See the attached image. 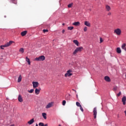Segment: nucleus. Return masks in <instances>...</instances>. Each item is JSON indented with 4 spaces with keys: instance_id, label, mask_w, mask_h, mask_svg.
<instances>
[{
    "instance_id": "nucleus-19",
    "label": "nucleus",
    "mask_w": 126,
    "mask_h": 126,
    "mask_svg": "<svg viewBox=\"0 0 126 126\" xmlns=\"http://www.w3.org/2000/svg\"><path fill=\"white\" fill-rule=\"evenodd\" d=\"M42 115L43 119H44V120H47V114L46 113H43Z\"/></svg>"
},
{
    "instance_id": "nucleus-2",
    "label": "nucleus",
    "mask_w": 126,
    "mask_h": 126,
    "mask_svg": "<svg viewBox=\"0 0 126 126\" xmlns=\"http://www.w3.org/2000/svg\"><path fill=\"white\" fill-rule=\"evenodd\" d=\"M82 50H83V47H82L77 48L73 53V55H74V56H75V55H76L77 53H80V52H81Z\"/></svg>"
},
{
    "instance_id": "nucleus-44",
    "label": "nucleus",
    "mask_w": 126,
    "mask_h": 126,
    "mask_svg": "<svg viewBox=\"0 0 126 126\" xmlns=\"http://www.w3.org/2000/svg\"><path fill=\"white\" fill-rule=\"evenodd\" d=\"M63 25H64V24H63Z\"/></svg>"
},
{
    "instance_id": "nucleus-7",
    "label": "nucleus",
    "mask_w": 126,
    "mask_h": 126,
    "mask_svg": "<svg viewBox=\"0 0 126 126\" xmlns=\"http://www.w3.org/2000/svg\"><path fill=\"white\" fill-rule=\"evenodd\" d=\"M32 86L34 89L37 88L39 86V83L38 82H32Z\"/></svg>"
},
{
    "instance_id": "nucleus-40",
    "label": "nucleus",
    "mask_w": 126,
    "mask_h": 126,
    "mask_svg": "<svg viewBox=\"0 0 126 126\" xmlns=\"http://www.w3.org/2000/svg\"><path fill=\"white\" fill-rule=\"evenodd\" d=\"M76 97L77 98H78V95L77 94L76 95Z\"/></svg>"
},
{
    "instance_id": "nucleus-5",
    "label": "nucleus",
    "mask_w": 126,
    "mask_h": 126,
    "mask_svg": "<svg viewBox=\"0 0 126 126\" xmlns=\"http://www.w3.org/2000/svg\"><path fill=\"white\" fill-rule=\"evenodd\" d=\"M45 56H39V57H37L35 59V61H45Z\"/></svg>"
},
{
    "instance_id": "nucleus-12",
    "label": "nucleus",
    "mask_w": 126,
    "mask_h": 126,
    "mask_svg": "<svg viewBox=\"0 0 126 126\" xmlns=\"http://www.w3.org/2000/svg\"><path fill=\"white\" fill-rule=\"evenodd\" d=\"M122 102L123 103V105L126 104V96H123L122 99Z\"/></svg>"
},
{
    "instance_id": "nucleus-25",
    "label": "nucleus",
    "mask_w": 126,
    "mask_h": 126,
    "mask_svg": "<svg viewBox=\"0 0 126 126\" xmlns=\"http://www.w3.org/2000/svg\"><path fill=\"white\" fill-rule=\"evenodd\" d=\"M73 5V3H71L69 4H68L67 6L68 8H70V7H72V6Z\"/></svg>"
},
{
    "instance_id": "nucleus-11",
    "label": "nucleus",
    "mask_w": 126,
    "mask_h": 126,
    "mask_svg": "<svg viewBox=\"0 0 126 126\" xmlns=\"http://www.w3.org/2000/svg\"><path fill=\"white\" fill-rule=\"evenodd\" d=\"M18 101L19 102H23V99L22 98V97L21 96V95L19 94L18 96Z\"/></svg>"
},
{
    "instance_id": "nucleus-43",
    "label": "nucleus",
    "mask_w": 126,
    "mask_h": 126,
    "mask_svg": "<svg viewBox=\"0 0 126 126\" xmlns=\"http://www.w3.org/2000/svg\"><path fill=\"white\" fill-rule=\"evenodd\" d=\"M59 126H62V125H61L60 124L59 125Z\"/></svg>"
},
{
    "instance_id": "nucleus-39",
    "label": "nucleus",
    "mask_w": 126,
    "mask_h": 126,
    "mask_svg": "<svg viewBox=\"0 0 126 126\" xmlns=\"http://www.w3.org/2000/svg\"><path fill=\"white\" fill-rule=\"evenodd\" d=\"M64 32H65L64 30H62V33L63 34V33H64Z\"/></svg>"
},
{
    "instance_id": "nucleus-16",
    "label": "nucleus",
    "mask_w": 126,
    "mask_h": 126,
    "mask_svg": "<svg viewBox=\"0 0 126 126\" xmlns=\"http://www.w3.org/2000/svg\"><path fill=\"white\" fill-rule=\"evenodd\" d=\"M116 52L118 54H121V53H122V50H121V48H117L116 49Z\"/></svg>"
},
{
    "instance_id": "nucleus-34",
    "label": "nucleus",
    "mask_w": 126,
    "mask_h": 126,
    "mask_svg": "<svg viewBox=\"0 0 126 126\" xmlns=\"http://www.w3.org/2000/svg\"><path fill=\"white\" fill-rule=\"evenodd\" d=\"M84 32H86V31H87V28L86 27H84Z\"/></svg>"
},
{
    "instance_id": "nucleus-13",
    "label": "nucleus",
    "mask_w": 126,
    "mask_h": 126,
    "mask_svg": "<svg viewBox=\"0 0 126 126\" xmlns=\"http://www.w3.org/2000/svg\"><path fill=\"white\" fill-rule=\"evenodd\" d=\"M26 34H27V31H23L21 33V35L23 37H24V36H25Z\"/></svg>"
},
{
    "instance_id": "nucleus-27",
    "label": "nucleus",
    "mask_w": 126,
    "mask_h": 126,
    "mask_svg": "<svg viewBox=\"0 0 126 126\" xmlns=\"http://www.w3.org/2000/svg\"><path fill=\"white\" fill-rule=\"evenodd\" d=\"M12 2H13V3H14L15 4H17V0H11Z\"/></svg>"
},
{
    "instance_id": "nucleus-30",
    "label": "nucleus",
    "mask_w": 126,
    "mask_h": 126,
    "mask_svg": "<svg viewBox=\"0 0 126 126\" xmlns=\"http://www.w3.org/2000/svg\"><path fill=\"white\" fill-rule=\"evenodd\" d=\"M67 29L68 30H72V29H73V27H68Z\"/></svg>"
},
{
    "instance_id": "nucleus-10",
    "label": "nucleus",
    "mask_w": 126,
    "mask_h": 126,
    "mask_svg": "<svg viewBox=\"0 0 126 126\" xmlns=\"http://www.w3.org/2000/svg\"><path fill=\"white\" fill-rule=\"evenodd\" d=\"M84 24L86 26H88V27H90L91 26V24L88 21H85Z\"/></svg>"
},
{
    "instance_id": "nucleus-35",
    "label": "nucleus",
    "mask_w": 126,
    "mask_h": 126,
    "mask_svg": "<svg viewBox=\"0 0 126 126\" xmlns=\"http://www.w3.org/2000/svg\"><path fill=\"white\" fill-rule=\"evenodd\" d=\"M48 30H43V33H46V32H48Z\"/></svg>"
},
{
    "instance_id": "nucleus-36",
    "label": "nucleus",
    "mask_w": 126,
    "mask_h": 126,
    "mask_svg": "<svg viewBox=\"0 0 126 126\" xmlns=\"http://www.w3.org/2000/svg\"><path fill=\"white\" fill-rule=\"evenodd\" d=\"M121 94H122V93L120 92L119 94H117V96L120 97L121 96Z\"/></svg>"
},
{
    "instance_id": "nucleus-1",
    "label": "nucleus",
    "mask_w": 126,
    "mask_h": 126,
    "mask_svg": "<svg viewBox=\"0 0 126 126\" xmlns=\"http://www.w3.org/2000/svg\"><path fill=\"white\" fill-rule=\"evenodd\" d=\"M12 43H13V41H10L9 42H7L5 45H1L0 48L2 50H3V49H4L3 48H7V47H9V46H10V45H11V44H12Z\"/></svg>"
},
{
    "instance_id": "nucleus-8",
    "label": "nucleus",
    "mask_w": 126,
    "mask_h": 126,
    "mask_svg": "<svg viewBox=\"0 0 126 126\" xmlns=\"http://www.w3.org/2000/svg\"><path fill=\"white\" fill-rule=\"evenodd\" d=\"M53 106V102H50L45 107L46 109H50V108H52V106Z\"/></svg>"
},
{
    "instance_id": "nucleus-33",
    "label": "nucleus",
    "mask_w": 126,
    "mask_h": 126,
    "mask_svg": "<svg viewBox=\"0 0 126 126\" xmlns=\"http://www.w3.org/2000/svg\"><path fill=\"white\" fill-rule=\"evenodd\" d=\"M80 109L82 112L84 111L83 108H82V106L81 105V106H79Z\"/></svg>"
},
{
    "instance_id": "nucleus-42",
    "label": "nucleus",
    "mask_w": 126,
    "mask_h": 126,
    "mask_svg": "<svg viewBox=\"0 0 126 126\" xmlns=\"http://www.w3.org/2000/svg\"><path fill=\"white\" fill-rule=\"evenodd\" d=\"M4 17L5 18H6V16H4Z\"/></svg>"
},
{
    "instance_id": "nucleus-38",
    "label": "nucleus",
    "mask_w": 126,
    "mask_h": 126,
    "mask_svg": "<svg viewBox=\"0 0 126 126\" xmlns=\"http://www.w3.org/2000/svg\"><path fill=\"white\" fill-rule=\"evenodd\" d=\"M108 15H109V16H111V15H112V13L111 12H109L108 13Z\"/></svg>"
},
{
    "instance_id": "nucleus-21",
    "label": "nucleus",
    "mask_w": 126,
    "mask_h": 126,
    "mask_svg": "<svg viewBox=\"0 0 126 126\" xmlns=\"http://www.w3.org/2000/svg\"><path fill=\"white\" fill-rule=\"evenodd\" d=\"M38 126H48V124L44 125L43 123L40 122L38 124Z\"/></svg>"
},
{
    "instance_id": "nucleus-9",
    "label": "nucleus",
    "mask_w": 126,
    "mask_h": 126,
    "mask_svg": "<svg viewBox=\"0 0 126 126\" xmlns=\"http://www.w3.org/2000/svg\"><path fill=\"white\" fill-rule=\"evenodd\" d=\"M104 80L107 81V82H110L111 81V79L110 78V77L106 76L104 77Z\"/></svg>"
},
{
    "instance_id": "nucleus-28",
    "label": "nucleus",
    "mask_w": 126,
    "mask_h": 126,
    "mask_svg": "<svg viewBox=\"0 0 126 126\" xmlns=\"http://www.w3.org/2000/svg\"><path fill=\"white\" fill-rule=\"evenodd\" d=\"M76 106H77V107H81V106L80 105V103H79V102H76Z\"/></svg>"
},
{
    "instance_id": "nucleus-31",
    "label": "nucleus",
    "mask_w": 126,
    "mask_h": 126,
    "mask_svg": "<svg viewBox=\"0 0 126 126\" xmlns=\"http://www.w3.org/2000/svg\"><path fill=\"white\" fill-rule=\"evenodd\" d=\"M118 90V87H114L113 91H117Z\"/></svg>"
},
{
    "instance_id": "nucleus-14",
    "label": "nucleus",
    "mask_w": 126,
    "mask_h": 126,
    "mask_svg": "<svg viewBox=\"0 0 126 126\" xmlns=\"http://www.w3.org/2000/svg\"><path fill=\"white\" fill-rule=\"evenodd\" d=\"M73 25H74V26H79L80 23L79 22H75L73 23Z\"/></svg>"
},
{
    "instance_id": "nucleus-18",
    "label": "nucleus",
    "mask_w": 126,
    "mask_h": 126,
    "mask_svg": "<svg viewBox=\"0 0 126 126\" xmlns=\"http://www.w3.org/2000/svg\"><path fill=\"white\" fill-rule=\"evenodd\" d=\"M105 7L107 11H110V10H111V7H110V6L106 5Z\"/></svg>"
},
{
    "instance_id": "nucleus-23",
    "label": "nucleus",
    "mask_w": 126,
    "mask_h": 126,
    "mask_svg": "<svg viewBox=\"0 0 126 126\" xmlns=\"http://www.w3.org/2000/svg\"><path fill=\"white\" fill-rule=\"evenodd\" d=\"M21 80H22V77H21V75H20L18 78V82H21Z\"/></svg>"
},
{
    "instance_id": "nucleus-4",
    "label": "nucleus",
    "mask_w": 126,
    "mask_h": 126,
    "mask_svg": "<svg viewBox=\"0 0 126 126\" xmlns=\"http://www.w3.org/2000/svg\"><path fill=\"white\" fill-rule=\"evenodd\" d=\"M114 33L120 36L122 34V30L120 29L117 28L114 30Z\"/></svg>"
},
{
    "instance_id": "nucleus-17",
    "label": "nucleus",
    "mask_w": 126,
    "mask_h": 126,
    "mask_svg": "<svg viewBox=\"0 0 126 126\" xmlns=\"http://www.w3.org/2000/svg\"><path fill=\"white\" fill-rule=\"evenodd\" d=\"M33 123H34V118H32L30 121L28 122V124L29 125H32V124H33Z\"/></svg>"
},
{
    "instance_id": "nucleus-6",
    "label": "nucleus",
    "mask_w": 126,
    "mask_h": 126,
    "mask_svg": "<svg viewBox=\"0 0 126 126\" xmlns=\"http://www.w3.org/2000/svg\"><path fill=\"white\" fill-rule=\"evenodd\" d=\"M93 113H94V119H96L97 118V108L94 107L93 110Z\"/></svg>"
},
{
    "instance_id": "nucleus-29",
    "label": "nucleus",
    "mask_w": 126,
    "mask_h": 126,
    "mask_svg": "<svg viewBox=\"0 0 126 126\" xmlns=\"http://www.w3.org/2000/svg\"><path fill=\"white\" fill-rule=\"evenodd\" d=\"M29 93H33L34 92V89H31L30 91H28Z\"/></svg>"
},
{
    "instance_id": "nucleus-32",
    "label": "nucleus",
    "mask_w": 126,
    "mask_h": 126,
    "mask_svg": "<svg viewBox=\"0 0 126 126\" xmlns=\"http://www.w3.org/2000/svg\"><path fill=\"white\" fill-rule=\"evenodd\" d=\"M66 103V101H65V100H63V106H65Z\"/></svg>"
},
{
    "instance_id": "nucleus-20",
    "label": "nucleus",
    "mask_w": 126,
    "mask_h": 126,
    "mask_svg": "<svg viewBox=\"0 0 126 126\" xmlns=\"http://www.w3.org/2000/svg\"><path fill=\"white\" fill-rule=\"evenodd\" d=\"M35 93L36 95H39V94L40 93V90H39L38 89H35Z\"/></svg>"
},
{
    "instance_id": "nucleus-3",
    "label": "nucleus",
    "mask_w": 126,
    "mask_h": 126,
    "mask_svg": "<svg viewBox=\"0 0 126 126\" xmlns=\"http://www.w3.org/2000/svg\"><path fill=\"white\" fill-rule=\"evenodd\" d=\"M72 75V70L69 69L66 71V73L65 74V77H69Z\"/></svg>"
},
{
    "instance_id": "nucleus-37",
    "label": "nucleus",
    "mask_w": 126,
    "mask_h": 126,
    "mask_svg": "<svg viewBox=\"0 0 126 126\" xmlns=\"http://www.w3.org/2000/svg\"><path fill=\"white\" fill-rule=\"evenodd\" d=\"M100 43H103V39L102 37L100 38Z\"/></svg>"
},
{
    "instance_id": "nucleus-15",
    "label": "nucleus",
    "mask_w": 126,
    "mask_h": 126,
    "mask_svg": "<svg viewBox=\"0 0 126 126\" xmlns=\"http://www.w3.org/2000/svg\"><path fill=\"white\" fill-rule=\"evenodd\" d=\"M126 43H123L122 44V47H121L122 49L123 50H124L125 51H126Z\"/></svg>"
},
{
    "instance_id": "nucleus-26",
    "label": "nucleus",
    "mask_w": 126,
    "mask_h": 126,
    "mask_svg": "<svg viewBox=\"0 0 126 126\" xmlns=\"http://www.w3.org/2000/svg\"><path fill=\"white\" fill-rule=\"evenodd\" d=\"M19 52H20V53H22V54H23V53H24V48H20L19 50Z\"/></svg>"
},
{
    "instance_id": "nucleus-24",
    "label": "nucleus",
    "mask_w": 126,
    "mask_h": 126,
    "mask_svg": "<svg viewBox=\"0 0 126 126\" xmlns=\"http://www.w3.org/2000/svg\"><path fill=\"white\" fill-rule=\"evenodd\" d=\"M73 42L74 44H75V45H76V46H78L79 43L78 42V41H77V40H74Z\"/></svg>"
},
{
    "instance_id": "nucleus-22",
    "label": "nucleus",
    "mask_w": 126,
    "mask_h": 126,
    "mask_svg": "<svg viewBox=\"0 0 126 126\" xmlns=\"http://www.w3.org/2000/svg\"><path fill=\"white\" fill-rule=\"evenodd\" d=\"M26 62H27V63H28V64H29V65H30V64H31V62H30V59H29V58H28V57H26Z\"/></svg>"
},
{
    "instance_id": "nucleus-41",
    "label": "nucleus",
    "mask_w": 126,
    "mask_h": 126,
    "mask_svg": "<svg viewBox=\"0 0 126 126\" xmlns=\"http://www.w3.org/2000/svg\"><path fill=\"white\" fill-rule=\"evenodd\" d=\"M35 126H38V124H36Z\"/></svg>"
}]
</instances>
